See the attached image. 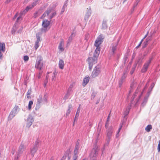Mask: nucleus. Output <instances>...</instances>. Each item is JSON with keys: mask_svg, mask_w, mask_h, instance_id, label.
Wrapping results in <instances>:
<instances>
[{"mask_svg": "<svg viewBox=\"0 0 160 160\" xmlns=\"http://www.w3.org/2000/svg\"><path fill=\"white\" fill-rule=\"evenodd\" d=\"M16 114L12 110L10 112L8 116V119L11 120L15 116Z\"/></svg>", "mask_w": 160, "mask_h": 160, "instance_id": "obj_26", "label": "nucleus"}, {"mask_svg": "<svg viewBox=\"0 0 160 160\" xmlns=\"http://www.w3.org/2000/svg\"><path fill=\"white\" fill-rule=\"evenodd\" d=\"M0 51H2L4 52L5 51V44L4 43H0Z\"/></svg>", "mask_w": 160, "mask_h": 160, "instance_id": "obj_28", "label": "nucleus"}, {"mask_svg": "<svg viewBox=\"0 0 160 160\" xmlns=\"http://www.w3.org/2000/svg\"><path fill=\"white\" fill-rule=\"evenodd\" d=\"M18 13H16V14L14 15V17L13 18V20H15V18H17V17L18 16Z\"/></svg>", "mask_w": 160, "mask_h": 160, "instance_id": "obj_54", "label": "nucleus"}, {"mask_svg": "<svg viewBox=\"0 0 160 160\" xmlns=\"http://www.w3.org/2000/svg\"><path fill=\"white\" fill-rule=\"evenodd\" d=\"M122 125H121L120 127V128H119L118 130V133H119V132H120L122 128Z\"/></svg>", "mask_w": 160, "mask_h": 160, "instance_id": "obj_56", "label": "nucleus"}, {"mask_svg": "<svg viewBox=\"0 0 160 160\" xmlns=\"http://www.w3.org/2000/svg\"><path fill=\"white\" fill-rule=\"evenodd\" d=\"M93 0H86V1L88 2V3H91Z\"/></svg>", "mask_w": 160, "mask_h": 160, "instance_id": "obj_58", "label": "nucleus"}, {"mask_svg": "<svg viewBox=\"0 0 160 160\" xmlns=\"http://www.w3.org/2000/svg\"><path fill=\"white\" fill-rule=\"evenodd\" d=\"M119 133H118V132L117 133V134L116 135V138H118L119 137Z\"/></svg>", "mask_w": 160, "mask_h": 160, "instance_id": "obj_63", "label": "nucleus"}, {"mask_svg": "<svg viewBox=\"0 0 160 160\" xmlns=\"http://www.w3.org/2000/svg\"><path fill=\"white\" fill-rule=\"evenodd\" d=\"M1 51H0V59H1L2 55V54Z\"/></svg>", "mask_w": 160, "mask_h": 160, "instance_id": "obj_61", "label": "nucleus"}, {"mask_svg": "<svg viewBox=\"0 0 160 160\" xmlns=\"http://www.w3.org/2000/svg\"><path fill=\"white\" fill-rule=\"evenodd\" d=\"M141 90L140 86H138L132 97V100H133L134 98H135L136 96H137V94L139 95V97L140 98L143 93L142 92H141Z\"/></svg>", "mask_w": 160, "mask_h": 160, "instance_id": "obj_9", "label": "nucleus"}, {"mask_svg": "<svg viewBox=\"0 0 160 160\" xmlns=\"http://www.w3.org/2000/svg\"><path fill=\"white\" fill-rule=\"evenodd\" d=\"M125 81V80H122L121 78L120 79L118 82L119 86L120 88H121L122 87L123 83Z\"/></svg>", "mask_w": 160, "mask_h": 160, "instance_id": "obj_38", "label": "nucleus"}, {"mask_svg": "<svg viewBox=\"0 0 160 160\" xmlns=\"http://www.w3.org/2000/svg\"><path fill=\"white\" fill-rule=\"evenodd\" d=\"M65 10V8H62L61 11V14H62Z\"/></svg>", "mask_w": 160, "mask_h": 160, "instance_id": "obj_57", "label": "nucleus"}, {"mask_svg": "<svg viewBox=\"0 0 160 160\" xmlns=\"http://www.w3.org/2000/svg\"><path fill=\"white\" fill-rule=\"evenodd\" d=\"M89 125L90 126V128H91L92 125V123L89 122Z\"/></svg>", "mask_w": 160, "mask_h": 160, "instance_id": "obj_59", "label": "nucleus"}, {"mask_svg": "<svg viewBox=\"0 0 160 160\" xmlns=\"http://www.w3.org/2000/svg\"><path fill=\"white\" fill-rule=\"evenodd\" d=\"M56 14V12H53L52 13V15L50 16V19H51Z\"/></svg>", "mask_w": 160, "mask_h": 160, "instance_id": "obj_46", "label": "nucleus"}, {"mask_svg": "<svg viewBox=\"0 0 160 160\" xmlns=\"http://www.w3.org/2000/svg\"><path fill=\"white\" fill-rule=\"evenodd\" d=\"M119 40L115 43H113L112 44L111 46L112 52L113 54H114L115 51L117 49V47L118 44V42Z\"/></svg>", "mask_w": 160, "mask_h": 160, "instance_id": "obj_13", "label": "nucleus"}, {"mask_svg": "<svg viewBox=\"0 0 160 160\" xmlns=\"http://www.w3.org/2000/svg\"><path fill=\"white\" fill-rule=\"evenodd\" d=\"M149 95H150L149 92H148V93H147V95L144 97V99L143 101V102H142V103L141 104V105L142 107H144L146 103L147 102L148 100V98L149 97Z\"/></svg>", "mask_w": 160, "mask_h": 160, "instance_id": "obj_15", "label": "nucleus"}, {"mask_svg": "<svg viewBox=\"0 0 160 160\" xmlns=\"http://www.w3.org/2000/svg\"><path fill=\"white\" fill-rule=\"evenodd\" d=\"M39 0H37L33 2L32 5V7H33L35 6L38 3Z\"/></svg>", "mask_w": 160, "mask_h": 160, "instance_id": "obj_42", "label": "nucleus"}, {"mask_svg": "<svg viewBox=\"0 0 160 160\" xmlns=\"http://www.w3.org/2000/svg\"><path fill=\"white\" fill-rule=\"evenodd\" d=\"M36 37L37 38V40L35 42V45L34 46V48L35 50H36L38 48L39 46V44L41 42L40 38L39 36V33H37Z\"/></svg>", "mask_w": 160, "mask_h": 160, "instance_id": "obj_10", "label": "nucleus"}, {"mask_svg": "<svg viewBox=\"0 0 160 160\" xmlns=\"http://www.w3.org/2000/svg\"><path fill=\"white\" fill-rule=\"evenodd\" d=\"M47 102V99L46 95H44L43 98L40 95L39 98L38 99V103L36 104L35 108L36 110L39 109L41 105Z\"/></svg>", "mask_w": 160, "mask_h": 160, "instance_id": "obj_4", "label": "nucleus"}, {"mask_svg": "<svg viewBox=\"0 0 160 160\" xmlns=\"http://www.w3.org/2000/svg\"><path fill=\"white\" fill-rule=\"evenodd\" d=\"M134 70H135V68H132V70H131V71H130V73L132 74L133 72H134Z\"/></svg>", "mask_w": 160, "mask_h": 160, "instance_id": "obj_55", "label": "nucleus"}, {"mask_svg": "<svg viewBox=\"0 0 160 160\" xmlns=\"http://www.w3.org/2000/svg\"><path fill=\"white\" fill-rule=\"evenodd\" d=\"M142 41H143V39H142L141 40V42H140L139 45L136 47V48H138L140 46L141 44L142 43Z\"/></svg>", "mask_w": 160, "mask_h": 160, "instance_id": "obj_52", "label": "nucleus"}, {"mask_svg": "<svg viewBox=\"0 0 160 160\" xmlns=\"http://www.w3.org/2000/svg\"><path fill=\"white\" fill-rule=\"evenodd\" d=\"M98 154V149H96L93 148L90 155L91 160H96Z\"/></svg>", "mask_w": 160, "mask_h": 160, "instance_id": "obj_8", "label": "nucleus"}, {"mask_svg": "<svg viewBox=\"0 0 160 160\" xmlns=\"http://www.w3.org/2000/svg\"><path fill=\"white\" fill-rule=\"evenodd\" d=\"M107 27V21L106 20H104L102 23V28L103 29H105Z\"/></svg>", "mask_w": 160, "mask_h": 160, "instance_id": "obj_34", "label": "nucleus"}, {"mask_svg": "<svg viewBox=\"0 0 160 160\" xmlns=\"http://www.w3.org/2000/svg\"><path fill=\"white\" fill-rule=\"evenodd\" d=\"M100 72V68L99 67H96L92 72L91 76L92 78H94L98 76Z\"/></svg>", "mask_w": 160, "mask_h": 160, "instance_id": "obj_7", "label": "nucleus"}, {"mask_svg": "<svg viewBox=\"0 0 160 160\" xmlns=\"http://www.w3.org/2000/svg\"><path fill=\"white\" fill-rule=\"evenodd\" d=\"M29 116H30V115H29L28 118L27 119V123L26 126L27 127H28V128H29V127H30V124H29L30 121H29V118H30Z\"/></svg>", "mask_w": 160, "mask_h": 160, "instance_id": "obj_41", "label": "nucleus"}, {"mask_svg": "<svg viewBox=\"0 0 160 160\" xmlns=\"http://www.w3.org/2000/svg\"><path fill=\"white\" fill-rule=\"evenodd\" d=\"M64 44V41L62 40L60 41L58 47L59 50L61 52H63L64 50V48H63Z\"/></svg>", "mask_w": 160, "mask_h": 160, "instance_id": "obj_16", "label": "nucleus"}, {"mask_svg": "<svg viewBox=\"0 0 160 160\" xmlns=\"http://www.w3.org/2000/svg\"><path fill=\"white\" fill-rule=\"evenodd\" d=\"M75 36V34L73 32L71 33L70 36L69 37L68 41L69 42H70L73 38Z\"/></svg>", "mask_w": 160, "mask_h": 160, "instance_id": "obj_37", "label": "nucleus"}, {"mask_svg": "<svg viewBox=\"0 0 160 160\" xmlns=\"http://www.w3.org/2000/svg\"><path fill=\"white\" fill-rule=\"evenodd\" d=\"M91 14V10L90 9L89 10H88L86 13V14L85 17H84V19L85 20H88Z\"/></svg>", "mask_w": 160, "mask_h": 160, "instance_id": "obj_19", "label": "nucleus"}, {"mask_svg": "<svg viewBox=\"0 0 160 160\" xmlns=\"http://www.w3.org/2000/svg\"><path fill=\"white\" fill-rule=\"evenodd\" d=\"M140 0H136V2L134 4V7H135L138 4Z\"/></svg>", "mask_w": 160, "mask_h": 160, "instance_id": "obj_49", "label": "nucleus"}, {"mask_svg": "<svg viewBox=\"0 0 160 160\" xmlns=\"http://www.w3.org/2000/svg\"><path fill=\"white\" fill-rule=\"evenodd\" d=\"M67 4L66 3L65 4H64L63 6V8H65L66 7H67Z\"/></svg>", "mask_w": 160, "mask_h": 160, "instance_id": "obj_62", "label": "nucleus"}, {"mask_svg": "<svg viewBox=\"0 0 160 160\" xmlns=\"http://www.w3.org/2000/svg\"><path fill=\"white\" fill-rule=\"evenodd\" d=\"M38 143L39 142L38 141H36L34 143V146L31 150V153L32 156H34V153L36 152L38 149Z\"/></svg>", "mask_w": 160, "mask_h": 160, "instance_id": "obj_11", "label": "nucleus"}, {"mask_svg": "<svg viewBox=\"0 0 160 160\" xmlns=\"http://www.w3.org/2000/svg\"><path fill=\"white\" fill-rule=\"evenodd\" d=\"M155 85V84L154 83H153L150 86V89L149 90V91L148 92H149L150 94V92H151L153 88Z\"/></svg>", "mask_w": 160, "mask_h": 160, "instance_id": "obj_45", "label": "nucleus"}, {"mask_svg": "<svg viewBox=\"0 0 160 160\" xmlns=\"http://www.w3.org/2000/svg\"><path fill=\"white\" fill-rule=\"evenodd\" d=\"M113 132V130L112 127H110L107 131L106 140L107 143L106 144L107 145L108 144L111 140Z\"/></svg>", "mask_w": 160, "mask_h": 160, "instance_id": "obj_5", "label": "nucleus"}, {"mask_svg": "<svg viewBox=\"0 0 160 160\" xmlns=\"http://www.w3.org/2000/svg\"><path fill=\"white\" fill-rule=\"evenodd\" d=\"M20 109V108H19L18 106L16 105L12 110V111L17 114Z\"/></svg>", "mask_w": 160, "mask_h": 160, "instance_id": "obj_31", "label": "nucleus"}, {"mask_svg": "<svg viewBox=\"0 0 160 160\" xmlns=\"http://www.w3.org/2000/svg\"><path fill=\"white\" fill-rule=\"evenodd\" d=\"M99 54V53L94 52L92 57L88 58L87 60L89 65V68L90 71L91 70L93 64L96 63Z\"/></svg>", "mask_w": 160, "mask_h": 160, "instance_id": "obj_1", "label": "nucleus"}, {"mask_svg": "<svg viewBox=\"0 0 160 160\" xmlns=\"http://www.w3.org/2000/svg\"><path fill=\"white\" fill-rule=\"evenodd\" d=\"M158 152L160 151V140L159 141V143L158 146Z\"/></svg>", "mask_w": 160, "mask_h": 160, "instance_id": "obj_50", "label": "nucleus"}, {"mask_svg": "<svg viewBox=\"0 0 160 160\" xmlns=\"http://www.w3.org/2000/svg\"><path fill=\"white\" fill-rule=\"evenodd\" d=\"M64 64V61L62 59H60L58 63V65L59 68L61 69H63Z\"/></svg>", "mask_w": 160, "mask_h": 160, "instance_id": "obj_21", "label": "nucleus"}, {"mask_svg": "<svg viewBox=\"0 0 160 160\" xmlns=\"http://www.w3.org/2000/svg\"><path fill=\"white\" fill-rule=\"evenodd\" d=\"M131 105H128L125 110L124 112V116H126L129 113L130 108Z\"/></svg>", "mask_w": 160, "mask_h": 160, "instance_id": "obj_23", "label": "nucleus"}, {"mask_svg": "<svg viewBox=\"0 0 160 160\" xmlns=\"http://www.w3.org/2000/svg\"><path fill=\"white\" fill-rule=\"evenodd\" d=\"M70 95V91H69V90H68L67 91V93L65 94L64 96L63 99L65 101L69 97Z\"/></svg>", "mask_w": 160, "mask_h": 160, "instance_id": "obj_30", "label": "nucleus"}, {"mask_svg": "<svg viewBox=\"0 0 160 160\" xmlns=\"http://www.w3.org/2000/svg\"><path fill=\"white\" fill-rule=\"evenodd\" d=\"M49 77V75L48 74H47L46 76V80H45L44 82V86H45L47 84L48 82V79Z\"/></svg>", "mask_w": 160, "mask_h": 160, "instance_id": "obj_43", "label": "nucleus"}, {"mask_svg": "<svg viewBox=\"0 0 160 160\" xmlns=\"http://www.w3.org/2000/svg\"><path fill=\"white\" fill-rule=\"evenodd\" d=\"M72 109V105L69 104L68 107V109L66 113V116H68L70 114Z\"/></svg>", "mask_w": 160, "mask_h": 160, "instance_id": "obj_24", "label": "nucleus"}, {"mask_svg": "<svg viewBox=\"0 0 160 160\" xmlns=\"http://www.w3.org/2000/svg\"><path fill=\"white\" fill-rule=\"evenodd\" d=\"M89 80V77H86L83 80L82 85L85 87L86 84L88 83Z\"/></svg>", "mask_w": 160, "mask_h": 160, "instance_id": "obj_20", "label": "nucleus"}, {"mask_svg": "<svg viewBox=\"0 0 160 160\" xmlns=\"http://www.w3.org/2000/svg\"><path fill=\"white\" fill-rule=\"evenodd\" d=\"M104 38L103 36L101 34L99 36L96 40L94 44V45L96 47V48L94 51L95 52L100 53V48L99 46L103 42V40Z\"/></svg>", "mask_w": 160, "mask_h": 160, "instance_id": "obj_2", "label": "nucleus"}, {"mask_svg": "<svg viewBox=\"0 0 160 160\" xmlns=\"http://www.w3.org/2000/svg\"><path fill=\"white\" fill-rule=\"evenodd\" d=\"M97 94V92H95L94 91H93L92 92V94H91V98L93 99L95 97L96 95Z\"/></svg>", "mask_w": 160, "mask_h": 160, "instance_id": "obj_44", "label": "nucleus"}, {"mask_svg": "<svg viewBox=\"0 0 160 160\" xmlns=\"http://www.w3.org/2000/svg\"><path fill=\"white\" fill-rule=\"evenodd\" d=\"M24 150V146L21 144L19 147L17 155H19L20 154H22L23 151Z\"/></svg>", "mask_w": 160, "mask_h": 160, "instance_id": "obj_17", "label": "nucleus"}, {"mask_svg": "<svg viewBox=\"0 0 160 160\" xmlns=\"http://www.w3.org/2000/svg\"><path fill=\"white\" fill-rule=\"evenodd\" d=\"M73 87V84H71L70 85L68 89V90H69V91H70V92L71 91V90L72 88Z\"/></svg>", "mask_w": 160, "mask_h": 160, "instance_id": "obj_53", "label": "nucleus"}, {"mask_svg": "<svg viewBox=\"0 0 160 160\" xmlns=\"http://www.w3.org/2000/svg\"><path fill=\"white\" fill-rule=\"evenodd\" d=\"M48 74H50V75L52 76V81L55 80L56 75L57 74L55 71L53 72L52 73L51 72H48Z\"/></svg>", "mask_w": 160, "mask_h": 160, "instance_id": "obj_27", "label": "nucleus"}, {"mask_svg": "<svg viewBox=\"0 0 160 160\" xmlns=\"http://www.w3.org/2000/svg\"><path fill=\"white\" fill-rule=\"evenodd\" d=\"M152 129V125L150 124L148 125L145 128V130L147 132H149L150 131V130Z\"/></svg>", "mask_w": 160, "mask_h": 160, "instance_id": "obj_33", "label": "nucleus"}, {"mask_svg": "<svg viewBox=\"0 0 160 160\" xmlns=\"http://www.w3.org/2000/svg\"><path fill=\"white\" fill-rule=\"evenodd\" d=\"M148 65L144 64L143 65V67L141 70V72H145L147 71L148 68Z\"/></svg>", "mask_w": 160, "mask_h": 160, "instance_id": "obj_29", "label": "nucleus"}, {"mask_svg": "<svg viewBox=\"0 0 160 160\" xmlns=\"http://www.w3.org/2000/svg\"><path fill=\"white\" fill-rule=\"evenodd\" d=\"M78 149H75L74 150V155L73 156V160H76V159H77V153L78 152Z\"/></svg>", "mask_w": 160, "mask_h": 160, "instance_id": "obj_35", "label": "nucleus"}, {"mask_svg": "<svg viewBox=\"0 0 160 160\" xmlns=\"http://www.w3.org/2000/svg\"><path fill=\"white\" fill-rule=\"evenodd\" d=\"M43 62L42 57L40 56H38L36 62L35 68L38 70H43Z\"/></svg>", "mask_w": 160, "mask_h": 160, "instance_id": "obj_3", "label": "nucleus"}, {"mask_svg": "<svg viewBox=\"0 0 160 160\" xmlns=\"http://www.w3.org/2000/svg\"><path fill=\"white\" fill-rule=\"evenodd\" d=\"M150 39V38L148 37L146 40V42H144V43L145 44V46L147 45V43L149 41Z\"/></svg>", "mask_w": 160, "mask_h": 160, "instance_id": "obj_47", "label": "nucleus"}, {"mask_svg": "<svg viewBox=\"0 0 160 160\" xmlns=\"http://www.w3.org/2000/svg\"><path fill=\"white\" fill-rule=\"evenodd\" d=\"M27 98H25L24 101V104H25L26 103H27V102L28 101V108L29 110H30V100L29 101L28 99L30 97V93L29 92V90L27 92Z\"/></svg>", "mask_w": 160, "mask_h": 160, "instance_id": "obj_14", "label": "nucleus"}, {"mask_svg": "<svg viewBox=\"0 0 160 160\" xmlns=\"http://www.w3.org/2000/svg\"><path fill=\"white\" fill-rule=\"evenodd\" d=\"M39 72H38V73L37 75V77L38 79H40L41 78V76L42 75V73L43 72V70H39Z\"/></svg>", "mask_w": 160, "mask_h": 160, "instance_id": "obj_39", "label": "nucleus"}, {"mask_svg": "<svg viewBox=\"0 0 160 160\" xmlns=\"http://www.w3.org/2000/svg\"><path fill=\"white\" fill-rule=\"evenodd\" d=\"M24 60L25 61H27L29 59V57L27 55L24 56L23 58Z\"/></svg>", "mask_w": 160, "mask_h": 160, "instance_id": "obj_48", "label": "nucleus"}, {"mask_svg": "<svg viewBox=\"0 0 160 160\" xmlns=\"http://www.w3.org/2000/svg\"><path fill=\"white\" fill-rule=\"evenodd\" d=\"M52 10V9L51 8H49L43 14V15L41 16V18H43V17H44L46 16H48L49 15V13H51Z\"/></svg>", "mask_w": 160, "mask_h": 160, "instance_id": "obj_22", "label": "nucleus"}, {"mask_svg": "<svg viewBox=\"0 0 160 160\" xmlns=\"http://www.w3.org/2000/svg\"><path fill=\"white\" fill-rule=\"evenodd\" d=\"M110 113L108 115V118H107V121H106V124H105V128H107L108 127V121L110 119Z\"/></svg>", "mask_w": 160, "mask_h": 160, "instance_id": "obj_36", "label": "nucleus"}, {"mask_svg": "<svg viewBox=\"0 0 160 160\" xmlns=\"http://www.w3.org/2000/svg\"><path fill=\"white\" fill-rule=\"evenodd\" d=\"M19 156V155H17V158H15L14 160H18V158Z\"/></svg>", "mask_w": 160, "mask_h": 160, "instance_id": "obj_64", "label": "nucleus"}, {"mask_svg": "<svg viewBox=\"0 0 160 160\" xmlns=\"http://www.w3.org/2000/svg\"><path fill=\"white\" fill-rule=\"evenodd\" d=\"M22 16H23L21 15H20V13H19V17H18L17 19L16 22L15 24H14V26H13V27L12 28V29H13V30L14 31V32H15L17 30V28H16V25L17 24V23L19 22L20 21H21L22 20Z\"/></svg>", "mask_w": 160, "mask_h": 160, "instance_id": "obj_12", "label": "nucleus"}, {"mask_svg": "<svg viewBox=\"0 0 160 160\" xmlns=\"http://www.w3.org/2000/svg\"><path fill=\"white\" fill-rule=\"evenodd\" d=\"M50 24V21L47 20H44L43 21L42 23V26L43 28L42 29V32H46L48 30L47 28L49 26Z\"/></svg>", "mask_w": 160, "mask_h": 160, "instance_id": "obj_6", "label": "nucleus"}, {"mask_svg": "<svg viewBox=\"0 0 160 160\" xmlns=\"http://www.w3.org/2000/svg\"><path fill=\"white\" fill-rule=\"evenodd\" d=\"M79 148V143H77L75 145V149L78 150Z\"/></svg>", "mask_w": 160, "mask_h": 160, "instance_id": "obj_51", "label": "nucleus"}, {"mask_svg": "<svg viewBox=\"0 0 160 160\" xmlns=\"http://www.w3.org/2000/svg\"><path fill=\"white\" fill-rule=\"evenodd\" d=\"M152 59H153L152 57L150 58L149 60H148L147 62L146 63H145V64L149 66V65L150 64V63L151 61L152 60Z\"/></svg>", "mask_w": 160, "mask_h": 160, "instance_id": "obj_40", "label": "nucleus"}, {"mask_svg": "<svg viewBox=\"0 0 160 160\" xmlns=\"http://www.w3.org/2000/svg\"><path fill=\"white\" fill-rule=\"evenodd\" d=\"M128 73L126 71H124L123 75L120 78L122 80H123L125 81V78H126Z\"/></svg>", "mask_w": 160, "mask_h": 160, "instance_id": "obj_32", "label": "nucleus"}, {"mask_svg": "<svg viewBox=\"0 0 160 160\" xmlns=\"http://www.w3.org/2000/svg\"><path fill=\"white\" fill-rule=\"evenodd\" d=\"M30 9V6H27L26 8L23 11H21L20 12V15H24L25 13L29 10Z\"/></svg>", "mask_w": 160, "mask_h": 160, "instance_id": "obj_18", "label": "nucleus"}, {"mask_svg": "<svg viewBox=\"0 0 160 160\" xmlns=\"http://www.w3.org/2000/svg\"><path fill=\"white\" fill-rule=\"evenodd\" d=\"M135 54L134 53L133 54V55H132V59H133V58H135Z\"/></svg>", "mask_w": 160, "mask_h": 160, "instance_id": "obj_60", "label": "nucleus"}, {"mask_svg": "<svg viewBox=\"0 0 160 160\" xmlns=\"http://www.w3.org/2000/svg\"><path fill=\"white\" fill-rule=\"evenodd\" d=\"M80 110V107H79L78 108L77 110V111L76 113V115H75V118H74V122L76 120H77L78 117L79 115Z\"/></svg>", "mask_w": 160, "mask_h": 160, "instance_id": "obj_25", "label": "nucleus"}]
</instances>
